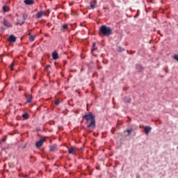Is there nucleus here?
I'll return each mask as SVG.
<instances>
[{
	"label": "nucleus",
	"instance_id": "15",
	"mask_svg": "<svg viewBox=\"0 0 178 178\" xmlns=\"http://www.w3.org/2000/svg\"><path fill=\"white\" fill-rule=\"evenodd\" d=\"M29 40L30 41L33 42L35 40V35H33L31 34H29Z\"/></svg>",
	"mask_w": 178,
	"mask_h": 178
},
{
	"label": "nucleus",
	"instance_id": "14",
	"mask_svg": "<svg viewBox=\"0 0 178 178\" xmlns=\"http://www.w3.org/2000/svg\"><path fill=\"white\" fill-rule=\"evenodd\" d=\"M124 102H127V104H130V102H131V98H130L129 97H125L124 98Z\"/></svg>",
	"mask_w": 178,
	"mask_h": 178
},
{
	"label": "nucleus",
	"instance_id": "1",
	"mask_svg": "<svg viewBox=\"0 0 178 178\" xmlns=\"http://www.w3.org/2000/svg\"><path fill=\"white\" fill-rule=\"evenodd\" d=\"M83 119H85L86 120L85 124H86L87 127L91 129H95V115L90 113V114H86L83 116Z\"/></svg>",
	"mask_w": 178,
	"mask_h": 178
},
{
	"label": "nucleus",
	"instance_id": "2",
	"mask_svg": "<svg viewBox=\"0 0 178 178\" xmlns=\"http://www.w3.org/2000/svg\"><path fill=\"white\" fill-rule=\"evenodd\" d=\"M101 33L106 37H109L113 34V30L106 25H102L99 28V34Z\"/></svg>",
	"mask_w": 178,
	"mask_h": 178
},
{
	"label": "nucleus",
	"instance_id": "13",
	"mask_svg": "<svg viewBox=\"0 0 178 178\" xmlns=\"http://www.w3.org/2000/svg\"><path fill=\"white\" fill-rule=\"evenodd\" d=\"M26 5H34V0H24Z\"/></svg>",
	"mask_w": 178,
	"mask_h": 178
},
{
	"label": "nucleus",
	"instance_id": "17",
	"mask_svg": "<svg viewBox=\"0 0 178 178\" xmlns=\"http://www.w3.org/2000/svg\"><path fill=\"white\" fill-rule=\"evenodd\" d=\"M3 12H9V7L4 6L3 7Z\"/></svg>",
	"mask_w": 178,
	"mask_h": 178
},
{
	"label": "nucleus",
	"instance_id": "9",
	"mask_svg": "<svg viewBox=\"0 0 178 178\" xmlns=\"http://www.w3.org/2000/svg\"><path fill=\"white\" fill-rule=\"evenodd\" d=\"M9 42H16V36L14 35H10L8 38Z\"/></svg>",
	"mask_w": 178,
	"mask_h": 178
},
{
	"label": "nucleus",
	"instance_id": "4",
	"mask_svg": "<svg viewBox=\"0 0 178 178\" xmlns=\"http://www.w3.org/2000/svg\"><path fill=\"white\" fill-rule=\"evenodd\" d=\"M77 151V147L76 146H72L68 149V153L71 155H76V152Z\"/></svg>",
	"mask_w": 178,
	"mask_h": 178
},
{
	"label": "nucleus",
	"instance_id": "29",
	"mask_svg": "<svg viewBox=\"0 0 178 178\" xmlns=\"http://www.w3.org/2000/svg\"><path fill=\"white\" fill-rule=\"evenodd\" d=\"M1 30H5V29L4 28H1Z\"/></svg>",
	"mask_w": 178,
	"mask_h": 178
},
{
	"label": "nucleus",
	"instance_id": "24",
	"mask_svg": "<svg viewBox=\"0 0 178 178\" xmlns=\"http://www.w3.org/2000/svg\"><path fill=\"white\" fill-rule=\"evenodd\" d=\"M173 58L178 62V54L174 55Z\"/></svg>",
	"mask_w": 178,
	"mask_h": 178
},
{
	"label": "nucleus",
	"instance_id": "11",
	"mask_svg": "<svg viewBox=\"0 0 178 178\" xmlns=\"http://www.w3.org/2000/svg\"><path fill=\"white\" fill-rule=\"evenodd\" d=\"M151 130H152V128L151 127H145V133L147 136H148V134H149V131H151Z\"/></svg>",
	"mask_w": 178,
	"mask_h": 178
},
{
	"label": "nucleus",
	"instance_id": "12",
	"mask_svg": "<svg viewBox=\"0 0 178 178\" xmlns=\"http://www.w3.org/2000/svg\"><path fill=\"white\" fill-rule=\"evenodd\" d=\"M53 59L54 60H56V59H59V54H58V52L54 51L52 53Z\"/></svg>",
	"mask_w": 178,
	"mask_h": 178
},
{
	"label": "nucleus",
	"instance_id": "20",
	"mask_svg": "<svg viewBox=\"0 0 178 178\" xmlns=\"http://www.w3.org/2000/svg\"><path fill=\"white\" fill-rule=\"evenodd\" d=\"M92 47H93V51H97V49H98V47H96L95 42L93 43Z\"/></svg>",
	"mask_w": 178,
	"mask_h": 178
},
{
	"label": "nucleus",
	"instance_id": "23",
	"mask_svg": "<svg viewBox=\"0 0 178 178\" xmlns=\"http://www.w3.org/2000/svg\"><path fill=\"white\" fill-rule=\"evenodd\" d=\"M22 19H23L24 21V20H26V19H27V15L23 14V15H22Z\"/></svg>",
	"mask_w": 178,
	"mask_h": 178
},
{
	"label": "nucleus",
	"instance_id": "18",
	"mask_svg": "<svg viewBox=\"0 0 178 178\" xmlns=\"http://www.w3.org/2000/svg\"><path fill=\"white\" fill-rule=\"evenodd\" d=\"M62 27L63 30H67L68 25L67 24H64Z\"/></svg>",
	"mask_w": 178,
	"mask_h": 178
},
{
	"label": "nucleus",
	"instance_id": "7",
	"mask_svg": "<svg viewBox=\"0 0 178 178\" xmlns=\"http://www.w3.org/2000/svg\"><path fill=\"white\" fill-rule=\"evenodd\" d=\"M49 149L51 152H56V151H58V146L56 145H53L50 146Z\"/></svg>",
	"mask_w": 178,
	"mask_h": 178
},
{
	"label": "nucleus",
	"instance_id": "22",
	"mask_svg": "<svg viewBox=\"0 0 178 178\" xmlns=\"http://www.w3.org/2000/svg\"><path fill=\"white\" fill-rule=\"evenodd\" d=\"M131 131H133V129H131L127 130V133H128V136H130V134H131Z\"/></svg>",
	"mask_w": 178,
	"mask_h": 178
},
{
	"label": "nucleus",
	"instance_id": "8",
	"mask_svg": "<svg viewBox=\"0 0 178 178\" xmlns=\"http://www.w3.org/2000/svg\"><path fill=\"white\" fill-rule=\"evenodd\" d=\"M97 8V0H92L90 1V8L95 9Z\"/></svg>",
	"mask_w": 178,
	"mask_h": 178
},
{
	"label": "nucleus",
	"instance_id": "16",
	"mask_svg": "<svg viewBox=\"0 0 178 178\" xmlns=\"http://www.w3.org/2000/svg\"><path fill=\"white\" fill-rule=\"evenodd\" d=\"M22 118H23L24 119H25V120H27V119H29V118H30V117H29V113H24V114L22 115Z\"/></svg>",
	"mask_w": 178,
	"mask_h": 178
},
{
	"label": "nucleus",
	"instance_id": "6",
	"mask_svg": "<svg viewBox=\"0 0 178 178\" xmlns=\"http://www.w3.org/2000/svg\"><path fill=\"white\" fill-rule=\"evenodd\" d=\"M43 16H47V12L40 11L35 15L36 19H41Z\"/></svg>",
	"mask_w": 178,
	"mask_h": 178
},
{
	"label": "nucleus",
	"instance_id": "19",
	"mask_svg": "<svg viewBox=\"0 0 178 178\" xmlns=\"http://www.w3.org/2000/svg\"><path fill=\"white\" fill-rule=\"evenodd\" d=\"M117 51H118V52H122V51H124V49H122V48L120 47H117Z\"/></svg>",
	"mask_w": 178,
	"mask_h": 178
},
{
	"label": "nucleus",
	"instance_id": "3",
	"mask_svg": "<svg viewBox=\"0 0 178 178\" xmlns=\"http://www.w3.org/2000/svg\"><path fill=\"white\" fill-rule=\"evenodd\" d=\"M46 138H47V137L42 138L40 140L36 142V143H35L36 148H40L42 145V144H44V143H45Z\"/></svg>",
	"mask_w": 178,
	"mask_h": 178
},
{
	"label": "nucleus",
	"instance_id": "5",
	"mask_svg": "<svg viewBox=\"0 0 178 178\" xmlns=\"http://www.w3.org/2000/svg\"><path fill=\"white\" fill-rule=\"evenodd\" d=\"M2 24H3V26H5V27H6L7 29L12 27V23L8 22L6 19H3Z\"/></svg>",
	"mask_w": 178,
	"mask_h": 178
},
{
	"label": "nucleus",
	"instance_id": "10",
	"mask_svg": "<svg viewBox=\"0 0 178 178\" xmlns=\"http://www.w3.org/2000/svg\"><path fill=\"white\" fill-rule=\"evenodd\" d=\"M25 97L26 98L27 104H30L31 101H33V96H31V95H25Z\"/></svg>",
	"mask_w": 178,
	"mask_h": 178
},
{
	"label": "nucleus",
	"instance_id": "21",
	"mask_svg": "<svg viewBox=\"0 0 178 178\" xmlns=\"http://www.w3.org/2000/svg\"><path fill=\"white\" fill-rule=\"evenodd\" d=\"M60 104V99H56L55 105H59Z\"/></svg>",
	"mask_w": 178,
	"mask_h": 178
},
{
	"label": "nucleus",
	"instance_id": "25",
	"mask_svg": "<svg viewBox=\"0 0 178 178\" xmlns=\"http://www.w3.org/2000/svg\"><path fill=\"white\" fill-rule=\"evenodd\" d=\"M6 141V138H3L0 140V144H2V143H5Z\"/></svg>",
	"mask_w": 178,
	"mask_h": 178
},
{
	"label": "nucleus",
	"instance_id": "28",
	"mask_svg": "<svg viewBox=\"0 0 178 178\" xmlns=\"http://www.w3.org/2000/svg\"><path fill=\"white\" fill-rule=\"evenodd\" d=\"M98 69H102V67L100 66V67H98Z\"/></svg>",
	"mask_w": 178,
	"mask_h": 178
},
{
	"label": "nucleus",
	"instance_id": "26",
	"mask_svg": "<svg viewBox=\"0 0 178 178\" xmlns=\"http://www.w3.org/2000/svg\"><path fill=\"white\" fill-rule=\"evenodd\" d=\"M13 66H15V64L13 63L11 64V66H10V69H11L12 71L14 70Z\"/></svg>",
	"mask_w": 178,
	"mask_h": 178
},
{
	"label": "nucleus",
	"instance_id": "27",
	"mask_svg": "<svg viewBox=\"0 0 178 178\" xmlns=\"http://www.w3.org/2000/svg\"><path fill=\"white\" fill-rule=\"evenodd\" d=\"M49 67H51L50 65H47L45 67V70H48V69H49Z\"/></svg>",
	"mask_w": 178,
	"mask_h": 178
}]
</instances>
